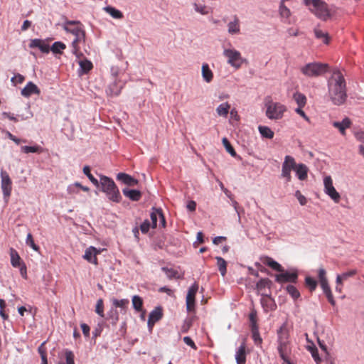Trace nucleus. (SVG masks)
<instances>
[{"label": "nucleus", "mask_w": 364, "mask_h": 364, "mask_svg": "<svg viewBox=\"0 0 364 364\" xmlns=\"http://www.w3.org/2000/svg\"><path fill=\"white\" fill-rule=\"evenodd\" d=\"M318 278L319 283L328 281L327 277H326V272L322 267H321L318 269Z\"/></svg>", "instance_id": "13d9d810"}, {"label": "nucleus", "mask_w": 364, "mask_h": 364, "mask_svg": "<svg viewBox=\"0 0 364 364\" xmlns=\"http://www.w3.org/2000/svg\"><path fill=\"white\" fill-rule=\"evenodd\" d=\"M296 161L291 156L287 155L284 157V162L282 167L281 176L284 178L287 182H290L291 180V171L295 170Z\"/></svg>", "instance_id": "1a4fd4ad"}, {"label": "nucleus", "mask_w": 364, "mask_h": 364, "mask_svg": "<svg viewBox=\"0 0 364 364\" xmlns=\"http://www.w3.org/2000/svg\"><path fill=\"white\" fill-rule=\"evenodd\" d=\"M260 302L266 311H274L276 309L277 305L274 300L269 295L262 294Z\"/></svg>", "instance_id": "aec40b11"}, {"label": "nucleus", "mask_w": 364, "mask_h": 364, "mask_svg": "<svg viewBox=\"0 0 364 364\" xmlns=\"http://www.w3.org/2000/svg\"><path fill=\"white\" fill-rule=\"evenodd\" d=\"M64 29L73 35L75 38H85V32L83 29L82 24L79 21H69L65 24Z\"/></svg>", "instance_id": "9d476101"}, {"label": "nucleus", "mask_w": 364, "mask_h": 364, "mask_svg": "<svg viewBox=\"0 0 364 364\" xmlns=\"http://www.w3.org/2000/svg\"><path fill=\"white\" fill-rule=\"evenodd\" d=\"M271 283L272 282L267 278L261 279L257 283L256 288L258 291H262L266 287H269Z\"/></svg>", "instance_id": "09e8293b"}, {"label": "nucleus", "mask_w": 364, "mask_h": 364, "mask_svg": "<svg viewBox=\"0 0 364 364\" xmlns=\"http://www.w3.org/2000/svg\"><path fill=\"white\" fill-rule=\"evenodd\" d=\"M279 14L282 18H288L291 15V11L283 3H281L279 6Z\"/></svg>", "instance_id": "3c124183"}, {"label": "nucleus", "mask_w": 364, "mask_h": 364, "mask_svg": "<svg viewBox=\"0 0 364 364\" xmlns=\"http://www.w3.org/2000/svg\"><path fill=\"white\" fill-rule=\"evenodd\" d=\"M80 326H81V329H82V333L85 335V336L89 337V336H90V327H89V326L87 325L86 323H82L80 325Z\"/></svg>", "instance_id": "774afa93"}, {"label": "nucleus", "mask_w": 364, "mask_h": 364, "mask_svg": "<svg viewBox=\"0 0 364 364\" xmlns=\"http://www.w3.org/2000/svg\"><path fill=\"white\" fill-rule=\"evenodd\" d=\"M193 6L195 11L202 15H207L210 12V8L205 4L194 3Z\"/></svg>", "instance_id": "2f4dec72"}, {"label": "nucleus", "mask_w": 364, "mask_h": 364, "mask_svg": "<svg viewBox=\"0 0 364 364\" xmlns=\"http://www.w3.org/2000/svg\"><path fill=\"white\" fill-rule=\"evenodd\" d=\"M46 342H43L41 344V346L38 348V351L41 357L42 362H48L47 360V353H46Z\"/></svg>", "instance_id": "8fccbe9b"}, {"label": "nucleus", "mask_w": 364, "mask_h": 364, "mask_svg": "<svg viewBox=\"0 0 364 364\" xmlns=\"http://www.w3.org/2000/svg\"><path fill=\"white\" fill-rule=\"evenodd\" d=\"M262 262L272 268V269L280 272V274H276L275 281L279 284L286 282L296 283L298 279V274L296 272H289L285 271L284 267L274 261L269 257H265L262 259Z\"/></svg>", "instance_id": "7ed1b4c3"}, {"label": "nucleus", "mask_w": 364, "mask_h": 364, "mask_svg": "<svg viewBox=\"0 0 364 364\" xmlns=\"http://www.w3.org/2000/svg\"><path fill=\"white\" fill-rule=\"evenodd\" d=\"M258 129H259L260 134L263 137L269 139H271L274 137V132L268 127L259 126L258 127Z\"/></svg>", "instance_id": "72a5a7b5"}, {"label": "nucleus", "mask_w": 364, "mask_h": 364, "mask_svg": "<svg viewBox=\"0 0 364 364\" xmlns=\"http://www.w3.org/2000/svg\"><path fill=\"white\" fill-rule=\"evenodd\" d=\"M117 179L130 186H136L138 183L136 179L124 173H119Z\"/></svg>", "instance_id": "b1692460"}, {"label": "nucleus", "mask_w": 364, "mask_h": 364, "mask_svg": "<svg viewBox=\"0 0 364 364\" xmlns=\"http://www.w3.org/2000/svg\"><path fill=\"white\" fill-rule=\"evenodd\" d=\"M26 242V245L30 246L33 250H35V251L39 250V247L37 245H36V243L34 242L33 236L31 233H28L27 235Z\"/></svg>", "instance_id": "864d4df0"}, {"label": "nucleus", "mask_w": 364, "mask_h": 364, "mask_svg": "<svg viewBox=\"0 0 364 364\" xmlns=\"http://www.w3.org/2000/svg\"><path fill=\"white\" fill-rule=\"evenodd\" d=\"M123 194L133 201H139L141 197V193L137 190H131L124 188L122 191Z\"/></svg>", "instance_id": "a878e982"}, {"label": "nucleus", "mask_w": 364, "mask_h": 364, "mask_svg": "<svg viewBox=\"0 0 364 364\" xmlns=\"http://www.w3.org/2000/svg\"><path fill=\"white\" fill-rule=\"evenodd\" d=\"M21 149L23 153H26V154L41 153L42 150H43L42 147L38 145H36V146H21Z\"/></svg>", "instance_id": "ea45409f"}, {"label": "nucleus", "mask_w": 364, "mask_h": 364, "mask_svg": "<svg viewBox=\"0 0 364 364\" xmlns=\"http://www.w3.org/2000/svg\"><path fill=\"white\" fill-rule=\"evenodd\" d=\"M65 48L66 46L65 43L60 41H57L52 45V46L50 48V50L55 54H61L63 50Z\"/></svg>", "instance_id": "f704fd0d"}, {"label": "nucleus", "mask_w": 364, "mask_h": 364, "mask_svg": "<svg viewBox=\"0 0 364 364\" xmlns=\"http://www.w3.org/2000/svg\"><path fill=\"white\" fill-rule=\"evenodd\" d=\"M163 316L162 309L161 307H156L152 311H151L149 319L148 326L151 330L154 327V324L161 319Z\"/></svg>", "instance_id": "f3484780"}, {"label": "nucleus", "mask_w": 364, "mask_h": 364, "mask_svg": "<svg viewBox=\"0 0 364 364\" xmlns=\"http://www.w3.org/2000/svg\"><path fill=\"white\" fill-rule=\"evenodd\" d=\"M166 274L168 279H171L173 278L179 279L180 275L178 272L174 269H169L168 267H162L161 269Z\"/></svg>", "instance_id": "c03bdc74"}, {"label": "nucleus", "mask_w": 364, "mask_h": 364, "mask_svg": "<svg viewBox=\"0 0 364 364\" xmlns=\"http://www.w3.org/2000/svg\"><path fill=\"white\" fill-rule=\"evenodd\" d=\"M21 257L18 252L14 249L11 250V262L13 267H21Z\"/></svg>", "instance_id": "c9c22d12"}, {"label": "nucleus", "mask_w": 364, "mask_h": 364, "mask_svg": "<svg viewBox=\"0 0 364 364\" xmlns=\"http://www.w3.org/2000/svg\"><path fill=\"white\" fill-rule=\"evenodd\" d=\"M11 82L16 85L17 83H22L25 80L24 76L21 74H17L11 78Z\"/></svg>", "instance_id": "338daca9"}, {"label": "nucleus", "mask_w": 364, "mask_h": 364, "mask_svg": "<svg viewBox=\"0 0 364 364\" xmlns=\"http://www.w3.org/2000/svg\"><path fill=\"white\" fill-rule=\"evenodd\" d=\"M124 86V82L119 79L117 76H114L113 82L106 89V93L111 97L117 96L120 94Z\"/></svg>", "instance_id": "4468645a"}, {"label": "nucleus", "mask_w": 364, "mask_h": 364, "mask_svg": "<svg viewBox=\"0 0 364 364\" xmlns=\"http://www.w3.org/2000/svg\"><path fill=\"white\" fill-rule=\"evenodd\" d=\"M29 47L31 48H38L43 53H48L50 46L46 40L35 38L30 41Z\"/></svg>", "instance_id": "dca6fc26"}, {"label": "nucleus", "mask_w": 364, "mask_h": 364, "mask_svg": "<svg viewBox=\"0 0 364 364\" xmlns=\"http://www.w3.org/2000/svg\"><path fill=\"white\" fill-rule=\"evenodd\" d=\"M250 321V327L251 328H255V327H258L257 324V312L255 311H252L249 316Z\"/></svg>", "instance_id": "4d7b16f0"}, {"label": "nucleus", "mask_w": 364, "mask_h": 364, "mask_svg": "<svg viewBox=\"0 0 364 364\" xmlns=\"http://www.w3.org/2000/svg\"><path fill=\"white\" fill-rule=\"evenodd\" d=\"M192 326V320L191 318H186L184 320L181 331L182 333H187Z\"/></svg>", "instance_id": "6e6d98bb"}, {"label": "nucleus", "mask_w": 364, "mask_h": 364, "mask_svg": "<svg viewBox=\"0 0 364 364\" xmlns=\"http://www.w3.org/2000/svg\"><path fill=\"white\" fill-rule=\"evenodd\" d=\"M266 116L270 119H282L287 111L286 107L279 102L270 101L266 104Z\"/></svg>", "instance_id": "0eeeda50"}, {"label": "nucleus", "mask_w": 364, "mask_h": 364, "mask_svg": "<svg viewBox=\"0 0 364 364\" xmlns=\"http://www.w3.org/2000/svg\"><path fill=\"white\" fill-rule=\"evenodd\" d=\"M324 192L335 202L338 203L341 199L339 193L333 185V180L331 176H326L323 179Z\"/></svg>", "instance_id": "9b49d317"}, {"label": "nucleus", "mask_w": 364, "mask_h": 364, "mask_svg": "<svg viewBox=\"0 0 364 364\" xmlns=\"http://www.w3.org/2000/svg\"><path fill=\"white\" fill-rule=\"evenodd\" d=\"M295 196L298 199L299 203L301 205H304L306 204L307 200L304 196L301 194V193L299 191H296L295 192Z\"/></svg>", "instance_id": "680f3d73"}, {"label": "nucleus", "mask_w": 364, "mask_h": 364, "mask_svg": "<svg viewBox=\"0 0 364 364\" xmlns=\"http://www.w3.org/2000/svg\"><path fill=\"white\" fill-rule=\"evenodd\" d=\"M251 331L255 344L257 346H261L262 343V338L259 335V328L255 327V328H251Z\"/></svg>", "instance_id": "58836bf2"}, {"label": "nucleus", "mask_w": 364, "mask_h": 364, "mask_svg": "<svg viewBox=\"0 0 364 364\" xmlns=\"http://www.w3.org/2000/svg\"><path fill=\"white\" fill-rule=\"evenodd\" d=\"M309 10L318 18L327 21L331 14L326 3L321 0H304Z\"/></svg>", "instance_id": "39448f33"}, {"label": "nucleus", "mask_w": 364, "mask_h": 364, "mask_svg": "<svg viewBox=\"0 0 364 364\" xmlns=\"http://www.w3.org/2000/svg\"><path fill=\"white\" fill-rule=\"evenodd\" d=\"M79 65H80V67L82 71L84 73H88L93 68V65H92V63H91V61H90V60H88L87 59L82 60H80L79 61Z\"/></svg>", "instance_id": "a19ab883"}, {"label": "nucleus", "mask_w": 364, "mask_h": 364, "mask_svg": "<svg viewBox=\"0 0 364 364\" xmlns=\"http://www.w3.org/2000/svg\"><path fill=\"white\" fill-rule=\"evenodd\" d=\"M305 285L310 291H314L316 289L317 282L311 277H306L305 278Z\"/></svg>", "instance_id": "de8ad7c7"}, {"label": "nucleus", "mask_w": 364, "mask_h": 364, "mask_svg": "<svg viewBox=\"0 0 364 364\" xmlns=\"http://www.w3.org/2000/svg\"><path fill=\"white\" fill-rule=\"evenodd\" d=\"M95 312L101 317H104V304L102 299H98L97 301Z\"/></svg>", "instance_id": "603ef678"}, {"label": "nucleus", "mask_w": 364, "mask_h": 364, "mask_svg": "<svg viewBox=\"0 0 364 364\" xmlns=\"http://www.w3.org/2000/svg\"><path fill=\"white\" fill-rule=\"evenodd\" d=\"M1 189L4 195V198L7 202L11 194L12 191V181L10 178L9 174L5 171H1Z\"/></svg>", "instance_id": "f8f14e48"}, {"label": "nucleus", "mask_w": 364, "mask_h": 364, "mask_svg": "<svg viewBox=\"0 0 364 364\" xmlns=\"http://www.w3.org/2000/svg\"><path fill=\"white\" fill-rule=\"evenodd\" d=\"M100 253V250H98L95 247L90 246L86 249L83 258L90 263L95 265L98 264L97 255Z\"/></svg>", "instance_id": "a211bd4d"}, {"label": "nucleus", "mask_w": 364, "mask_h": 364, "mask_svg": "<svg viewBox=\"0 0 364 364\" xmlns=\"http://www.w3.org/2000/svg\"><path fill=\"white\" fill-rule=\"evenodd\" d=\"M245 343L243 342L239 347L236 355L235 359L237 364H245L246 362V354H245Z\"/></svg>", "instance_id": "393cba45"}, {"label": "nucleus", "mask_w": 364, "mask_h": 364, "mask_svg": "<svg viewBox=\"0 0 364 364\" xmlns=\"http://www.w3.org/2000/svg\"><path fill=\"white\" fill-rule=\"evenodd\" d=\"M303 75L309 77L320 76L328 70V65L320 63H310L300 68Z\"/></svg>", "instance_id": "423d86ee"}, {"label": "nucleus", "mask_w": 364, "mask_h": 364, "mask_svg": "<svg viewBox=\"0 0 364 364\" xmlns=\"http://www.w3.org/2000/svg\"><path fill=\"white\" fill-rule=\"evenodd\" d=\"M217 266L221 275L224 277L227 272V262L221 257H216Z\"/></svg>", "instance_id": "473e14b6"}, {"label": "nucleus", "mask_w": 364, "mask_h": 364, "mask_svg": "<svg viewBox=\"0 0 364 364\" xmlns=\"http://www.w3.org/2000/svg\"><path fill=\"white\" fill-rule=\"evenodd\" d=\"M104 10L115 19H122L124 17L122 12L114 7L108 6L105 7Z\"/></svg>", "instance_id": "bb28decb"}, {"label": "nucleus", "mask_w": 364, "mask_h": 364, "mask_svg": "<svg viewBox=\"0 0 364 364\" xmlns=\"http://www.w3.org/2000/svg\"><path fill=\"white\" fill-rule=\"evenodd\" d=\"M65 362H60L59 364H75L74 362V354L72 351L66 350L65 353Z\"/></svg>", "instance_id": "5fc2aeb1"}, {"label": "nucleus", "mask_w": 364, "mask_h": 364, "mask_svg": "<svg viewBox=\"0 0 364 364\" xmlns=\"http://www.w3.org/2000/svg\"><path fill=\"white\" fill-rule=\"evenodd\" d=\"M351 122L348 118H344L341 122H333V126L338 129L342 135H346V129L350 127Z\"/></svg>", "instance_id": "4be33fe9"}, {"label": "nucleus", "mask_w": 364, "mask_h": 364, "mask_svg": "<svg viewBox=\"0 0 364 364\" xmlns=\"http://www.w3.org/2000/svg\"><path fill=\"white\" fill-rule=\"evenodd\" d=\"M304 107H298L296 109H295V112L299 114L305 121L308 122H310V119L309 117L305 114V112L303 111L302 108Z\"/></svg>", "instance_id": "0e129e2a"}, {"label": "nucleus", "mask_w": 364, "mask_h": 364, "mask_svg": "<svg viewBox=\"0 0 364 364\" xmlns=\"http://www.w3.org/2000/svg\"><path fill=\"white\" fill-rule=\"evenodd\" d=\"M310 350L312 355V357L314 358V360L317 364H322V360L318 356V353L317 349L315 347H311Z\"/></svg>", "instance_id": "bf43d9fd"}, {"label": "nucleus", "mask_w": 364, "mask_h": 364, "mask_svg": "<svg viewBox=\"0 0 364 364\" xmlns=\"http://www.w3.org/2000/svg\"><path fill=\"white\" fill-rule=\"evenodd\" d=\"M99 183L98 188L106 194L109 200L115 203L120 202L122 197L119 191L112 178L101 176Z\"/></svg>", "instance_id": "20e7f679"}, {"label": "nucleus", "mask_w": 364, "mask_h": 364, "mask_svg": "<svg viewBox=\"0 0 364 364\" xmlns=\"http://www.w3.org/2000/svg\"><path fill=\"white\" fill-rule=\"evenodd\" d=\"M150 218L151 220V228H155L157 226V220L159 218L160 223L162 227L165 226L166 220L164 216L162 210L160 208H152V211L150 215Z\"/></svg>", "instance_id": "2eb2a0df"}, {"label": "nucleus", "mask_w": 364, "mask_h": 364, "mask_svg": "<svg viewBox=\"0 0 364 364\" xmlns=\"http://www.w3.org/2000/svg\"><path fill=\"white\" fill-rule=\"evenodd\" d=\"M357 273V271L356 269H350L348 272H343V274H340L341 276V278L346 281L347 280L349 277H352L353 276H355Z\"/></svg>", "instance_id": "052dcab7"}, {"label": "nucleus", "mask_w": 364, "mask_h": 364, "mask_svg": "<svg viewBox=\"0 0 364 364\" xmlns=\"http://www.w3.org/2000/svg\"><path fill=\"white\" fill-rule=\"evenodd\" d=\"M198 289V284L195 282L189 289L186 296V309L188 312L195 311L196 295Z\"/></svg>", "instance_id": "ddd939ff"}, {"label": "nucleus", "mask_w": 364, "mask_h": 364, "mask_svg": "<svg viewBox=\"0 0 364 364\" xmlns=\"http://www.w3.org/2000/svg\"><path fill=\"white\" fill-rule=\"evenodd\" d=\"M132 305H133L134 309L136 311H138V312L141 311L142 309H143V300H142V299L139 296H138V295H134L132 297Z\"/></svg>", "instance_id": "4c0bfd02"}, {"label": "nucleus", "mask_w": 364, "mask_h": 364, "mask_svg": "<svg viewBox=\"0 0 364 364\" xmlns=\"http://www.w3.org/2000/svg\"><path fill=\"white\" fill-rule=\"evenodd\" d=\"M151 225L148 220H145L140 226V230L143 233H146L149 230Z\"/></svg>", "instance_id": "e2e57ef3"}, {"label": "nucleus", "mask_w": 364, "mask_h": 364, "mask_svg": "<svg viewBox=\"0 0 364 364\" xmlns=\"http://www.w3.org/2000/svg\"><path fill=\"white\" fill-rule=\"evenodd\" d=\"M223 55L227 58L228 63L237 70L241 68L245 61L241 53L235 49H224Z\"/></svg>", "instance_id": "6e6552de"}, {"label": "nucleus", "mask_w": 364, "mask_h": 364, "mask_svg": "<svg viewBox=\"0 0 364 364\" xmlns=\"http://www.w3.org/2000/svg\"><path fill=\"white\" fill-rule=\"evenodd\" d=\"M314 34L316 38L321 40L324 43L328 44L329 43L330 37L328 33L321 31L318 28H315Z\"/></svg>", "instance_id": "7c9ffc66"}, {"label": "nucleus", "mask_w": 364, "mask_h": 364, "mask_svg": "<svg viewBox=\"0 0 364 364\" xmlns=\"http://www.w3.org/2000/svg\"><path fill=\"white\" fill-rule=\"evenodd\" d=\"M129 303V301L127 299H123L120 300H118L117 299H112L113 306L116 308H121L122 309H126L127 308Z\"/></svg>", "instance_id": "37998d69"}, {"label": "nucleus", "mask_w": 364, "mask_h": 364, "mask_svg": "<svg viewBox=\"0 0 364 364\" xmlns=\"http://www.w3.org/2000/svg\"><path fill=\"white\" fill-rule=\"evenodd\" d=\"M83 173L85 175L87 176V178L90 179V181L96 186L99 187L100 183L97 178H95L92 174L90 173V168L88 166H85L83 168Z\"/></svg>", "instance_id": "79ce46f5"}, {"label": "nucleus", "mask_w": 364, "mask_h": 364, "mask_svg": "<svg viewBox=\"0 0 364 364\" xmlns=\"http://www.w3.org/2000/svg\"><path fill=\"white\" fill-rule=\"evenodd\" d=\"M230 109V105L228 102L220 104L216 108V112L219 116L227 117Z\"/></svg>", "instance_id": "c756f323"}, {"label": "nucleus", "mask_w": 364, "mask_h": 364, "mask_svg": "<svg viewBox=\"0 0 364 364\" xmlns=\"http://www.w3.org/2000/svg\"><path fill=\"white\" fill-rule=\"evenodd\" d=\"M277 350L280 358L287 364H291V342L290 335L286 324H283L277 330Z\"/></svg>", "instance_id": "f03ea898"}, {"label": "nucleus", "mask_w": 364, "mask_h": 364, "mask_svg": "<svg viewBox=\"0 0 364 364\" xmlns=\"http://www.w3.org/2000/svg\"><path fill=\"white\" fill-rule=\"evenodd\" d=\"M85 42V38H75V39L72 42V53L76 55L77 58H80L82 54L80 51V43Z\"/></svg>", "instance_id": "cd10ccee"}, {"label": "nucleus", "mask_w": 364, "mask_h": 364, "mask_svg": "<svg viewBox=\"0 0 364 364\" xmlns=\"http://www.w3.org/2000/svg\"><path fill=\"white\" fill-rule=\"evenodd\" d=\"M228 33L230 35H236L240 33V22L237 16H234L233 21L228 24Z\"/></svg>", "instance_id": "412c9836"}, {"label": "nucleus", "mask_w": 364, "mask_h": 364, "mask_svg": "<svg viewBox=\"0 0 364 364\" xmlns=\"http://www.w3.org/2000/svg\"><path fill=\"white\" fill-rule=\"evenodd\" d=\"M308 171L309 168L304 164H296L294 170L298 178L301 181H304L307 178Z\"/></svg>", "instance_id": "5701e85b"}, {"label": "nucleus", "mask_w": 364, "mask_h": 364, "mask_svg": "<svg viewBox=\"0 0 364 364\" xmlns=\"http://www.w3.org/2000/svg\"><path fill=\"white\" fill-rule=\"evenodd\" d=\"M202 75L205 82H210L212 81L213 73L208 64H203L202 65Z\"/></svg>", "instance_id": "c85d7f7f"}, {"label": "nucleus", "mask_w": 364, "mask_h": 364, "mask_svg": "<svg viewBox=\"0 0 364 364\" xmlns=\"http://www.w3.org/2000/svg\"><path fill=\"white\" fill-rule=\"evenodd\" d=\"M328 96L335 105H343L347 98L346 81L339 70L333 71L328 82Z\"/></svg>", "instance_id": "f257e3e1"}, {"label": "nucleus", "mask_w": 364, "mask_h": 364, "mask_svg": "<svg viewBox=\"0 0 364 364\" xmlns=\"http://www.w3.org/2000/svg\"><path fill=\"white\" fill-rule=\"evenodd\" d=\"M41 90L38 86L33 82H28L26 85L21 90V94L25 97H29L31 95L36 94L40 95Z\"/></svg>", "instance_id": "6ab92c4d"}, {"label": "nucleus", "mask_w": 364, "mask_h": 364, "mask_svg": "<svg viewBox=\"0 0 364 364\" xmlns=\"http://www.w3.org/2000/svg\"><path fill=\"white\" fill-rule=\"evenodd\" d=\"M286 290L294 300L300 297V293L294 286L289 284L286 287Z\"/></svg>", "instance_id": "a18cd8bd"}, {"label": "nucleus", "mask_w": 364, "mask_h": 364, "mask_svg": "<svg viewBox=\"0 0 364 364\" xmlns=\"http://www.w3.org/2000/svg\"><path fill=\"white\" fill-rule=\"evenodd\" d=\"M293 99L298 105V107H304L306 104V97L304 94L301 92H296L294 94Z\"/></svg>", "instance_id": "e433bc0d"}, {"label": "nucleus", "mask_w": 364, "mask_h": 364, "mask_svg": "<svg viewBox=\"0 0 364 364\" xmlns=\"http://www.w3.org/2000/svg\"><path fill=\"white\" fill-rule=\"evenodd\" d=\"M183 342L189 346L191 348H192L194 350H197V346L195 344L194 341L189 337V336H185L183 338Z\"/></svg>", "instance_id": "69168bd1"}, {"label": "nucleus", "mask_w": 364, "mask_h": 364, "mask_svg": "<svg viewBox=\"0 0 364 364\" xmlns=\"http://www.w3.org/2000/svg\"><path fill=\"white\" fill-rule=\"evenodd\" d=\"M222 141H223V144L224 145L226 151L232 156L235 157V158L237 157L236 151H235L234 148L232 147V146L231 145L230 141L228 140V139L227 138H223Z\"/></svg>", "instance_id": "49530a36"}]
</instances>
